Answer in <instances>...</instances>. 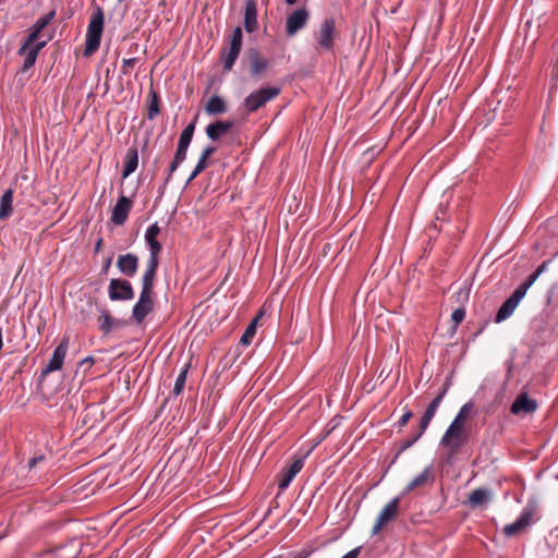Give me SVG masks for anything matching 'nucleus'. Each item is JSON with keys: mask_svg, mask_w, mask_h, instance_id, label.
<instances>
[{"mask_svg": "<svg viewBox=\"0 0 558 558\" xmlns=\"http://www.w3.org/2000/svg\"><path fill=\"white\" fill-rule=\"evenodd\" d=\"M207 167V161L204 159H198L195 168L193 169L192 173L190 174L186 184H190L201 172H203Z\"/></svg>", "mask_w": 558, "mask_h": 558, "instance_id": "4c0bfd02", "label": "nucleus"}, {"mask_svg": "<svg viewBox=\"0 0 558 558\" xmlns=\"http://www.w3.org/2000/svg\"><path fill=\"white\" fill-rule=\"evenodd\" d=\"M291 482L292 480L288 475H286V473L281 472V476L278 482V488L280 490H284L289 487Z\"/></svg>", "mask_w": 558, "mask_h": 558, "instance_id": "79ce46f5", "label": "nucleus"}, {"mask_svg": "<svg viewBox=\"0 0 558 558\" xmlns=\"http://www.w3.org/2000/svg\"><path fill=\"white\" fill-rule=\"evenodd\" d=\"M523 298L524 295L522 294V292L515 289L513 293L499 307L495 317V322L501 323L509 318L513 314L514 310L517 308V306L519 305Z\"/></svg>", "mask_w": 558, "mask_h": 558, "instance_id": "f8f14e48", "label": "nucleus"}, {"mask_svg": "<svg viewBox=\"0 0 558 558\" xmlns=\"http://www.w3.org/2000/svg\"><path fill=\"white\" fill-rule=\"evenodd\" d=\"M117 267L122 275L133 277L138 268V258L132 253L119 255L117 259Z\"/></svg>", "mask_w": 558, "mask_h": 558, "instance_id": "a211bd4d", "label": "nucleus"}, {"mask_svg": "<svg viewBox=\"0 0 558 558\" xmlns=\"http://www.w3.org/2000/svg\"><path fill=\"white\" fill-rule=\"evenodd\" d=\"M310 19V12L306 8H300L287 16L286 33L293 37L298 32L305 27Z\"/></svg>", "mask_w": 558, "mask_h": 558, "instance_id": "1a4fd4ad", "label": "nucleus"}, {"mask_svg": "<svg viewBox=\"0 0 558 558\" xmlns=\"http://www.w3.org/2000/svg\"><path fill=\"white\" fill-rule=\"evenodd\" d=\"M532 515V510L524 509L520 517L513 523L508 524L504 527L505 535L508 537H512L522 532L526 526L531 524Z\"/></svg>", "mask_w": 558, "mask_h": 558, "instance_id": "f3484780", "label": "nucleus"}, {"mask_svg": "<svg viewBox=\"0 0 558 558\" xmlns=\"http://www.w3.org/2000/svg\"><path fill=\"white\" fill-rule=\"evenodd\" d=\"M537 409V402L531 399L527 393L518 395L511 404L510 412L514 415H527L534 413Z\"/></svg>", "mask_w": 558, "mask_h": 558, "instance_id": "ddd939ff", "label": "nucleus"}, {"mask_svg": "<svg viewBox=\"0 0 558 558\" xmlns=\"http://www.w3.org/2000/svg\"><path fill=\"white\" fill-rule=\"evenodd\" d=\"M282 472L286 473V475H288L291 480L295 477V474L291 473V471H289L287 468L283 469Z\"/></svg>", "mask_w": 558, "mask_h": 558, "instance_id": "864d4df0", "label": "nucleus"}, {"mask_svg": "<svg viewBox=\"0 0 558 558\" xmlns=\"http://www.w3.org/2000/svg\"><path fill=\"white\" fill-rule=\"evenodd\" d=\"M286 2H287L288 4H290V5H292V4H295V3H296V0H286Z\"/></svg>", "mask_w": 558, "mask_h": 558, "instance_id": "4d7b16f0", "label": "nucleus"}, {"mask_svg": "<svg viewBox=\"0 0 558 558\" xmlns=\"http://www.w3.org/2000/svg\"><path fill=\"white\" fill-rule=\"evenodd\" d=\"M44 460V457L43 456H39V457H36V458H33L29 460L28 462V465L29 468H34L39 461H43Z\"/></svg>", "mask_w": 558, "mask_h": 558, "instance_id": "8fccbe9b", "label": "nucleus"}, {"mask_svg": "<svg viewBox=\"0 0 558 558\" xmlns=\"http://www.w3.org/2000/svg\"><path fill=\"white\" fill-rule=\"evenodd\" d=\"M160 252L161 251H149L147 266L142 278V286L154 287V280L159 265Z\"/></svg>", "mask_w": 558, "mask_h": 558, "instance_id": "6ab92c4d", "label": "nucleus"}, {"mask_svg": "<svg viewBox=\"0 0 558 558\" xmlns=\"http://www.w3.org/2000/svg\"><path fill=\"white\" fill-rule=\"evenodd\" d=\"M131 209L132 201L126 196L121 195L112 209L110 218L112 223H114L116 226H122L126 221Z\"/></svg>", "mask_w": 558, "mask_h": 558, "instance_id": "2eb2a0df", "label": "nucleus"}, {"mask_svg": "<svg viewBox=\"0 0 558 558\" xmlns=\"http://www.w3.org/2000/svg\"><path fill=\"white\" fill-rule=\"evenodd\" d=\"M430 481H433V470L432 466H426L405 486L404 494H408L415 488L426 486Z\"/></svg>", "mask_w": 558, "mask_h": 558, "instance_id": "b1692460", "label": "nucleus"}, {"mask_svg": "<svg viewBox=\"0 0 558 558\" xmlns=\"http://www.w3.org/2000/svg\"><path fill=\"white\" fill-rule=\"evenodd\" d=\"M54 15L56 12L52 10L47 14L43 15L41 17H39L32 26L31 33L28 34L25 40L28 41V44H37L36 41L41 31L53 20Z\"/></svg>", "mask_w": 558, "mask_h": 558, "instance_id": "4be33fe9", "label": "nucleus"}, {"mask_svg": "<svg viewBox=\"0 0 558 558\" xmlns=\"http://www.w3.org/2000/svg\"><path fill=\"white\" fill-rule=\"evenodd\" d=\"M205 111L210 116H217L227 111V105L222 97L218 95L211 96L206 106Z\"/></svg>", "mask_w": 558, "mask_h": 558, "instance_id": "393cba45", "label": "nucleus"}, {"mask_svg": "<svg viewBox=\"0 0 558 558\" xmlns=\"http://www.w3.org/2000/svg\"><path fill=\"white\" fill-rule=\"evenodd\" d=\"M538 277H539V276H538L535 271H534V272H532V274L527 277L526 281H525V282H523V283H521V284L517 288V290H518V291H521V292H522V294H523V295H525V294H526V291L529 290V288H530V287H531V286H532V284L537 280V278H538Z\"/></svg>", "mask_w": 558, "mask_h": 558, "instance_id": "58836bf2", "label": "nucleus"}, {"mask_svg": "<svg viewBox=\"0 0 558 558\" xmlns=\"http://www.w3.org/2000/svg\"><path fill=\"white\" fill-rule=\"evenodd\" d=\"M250 62V73L252 77L262 76L269 68V60L260 54L256 48H252L247 52Z\"/></svg>", "mask_w": 558, "mask_h": 558, "instance_id": "9b49d317", "label": "nucleus"}, {"mask_svg": "<svg viewBox=\"0 0 558 558\" xmlns=\"http://www.w3.org/2000/svg\"><path fill=\"white\" fill-rule=\"evenodd\" d=\"M448 388H449V383H446L444 385L442 389L440 390V392L435 397V398H439L440 403H441L444 397L446 396Z\"/></svg>", "mask_w": 558, "mask_h": 558, "instance_id": "09e8293b", "label": "nucleus"}, {"mask_svg": "<svg viewBox=\"0 0 558 558\" xmlns=\"http://www.w3.org/2000/svg\"><path fill=\"white\" fill-rule=\"evenodd\" d=\"M216 151V147L214 146H206L202 154H201V159H204L207 161V159Z\"/></svg>", "mask_w": 558, "mask_h": 558, "instance_id": "a18cd8bd", "label": "nucleus"}, {"mask_svg": "<svg viewBox=\"0 0 558 558\" xmlns=\"http://www.w3.org/2000/svg\"><path fill=\"white\" fill-rule=\"evenodd\" d=\"M474 409V403L469 401L466 403H464L458 414L454 416V421H458V422H462V423H466V418L469 417V415L471 414V412L473 411Z\"/></svg>", "mask_w": 558, "mask_h": 558, "instance_id": "c9c22d12", "label": "nucleus"}, {"mask_svg": "<svg viewBox=\"0 0 558 558\" xmlns=\"http://www.w3.org/2000/svg\"><path fill=\"white\" fill-rule=\"evenodd\" d=\"M360 551H361V547L353 548L352 550L347 553L341 558H357V556L360 555Z\"/></svg>", "mask_w": 558, "mask_h": 558, "instance_id": "de8ad7c7", "label": "nucleus"}, {"mask_svg": "<svg viewBox=\"0 0 558 558\" xmlns=\"http://www.w3.org/2000/svg\"><path fill=\"white\" fill-rule=\"evenodd\" d=\"M56 555L58 558H77L78 546L76 542H71L65 546H61L57 549Z\"/></svg>", "mask_w": 558, "mask_h": 558, "instance_id": "7c9ffc66", "label": "nucleus"}, {"mask_svg": "<svg viewBox=\"0 0 558 558\" xmlns=\"http://www.w3.org/2000/svg\"><path fill=\"white\" fill-rule=\"evenodd\" d=\"M94 362H95V361H94V357H92V356H87V357L83 359V360L80 362V365H81V366H83V365H85V364L92 365V364H94Z\"/></svg>", "mask_w": 558, "mask_h": 558, "instance_id": "3c124183", "label": "nucleus"}, {"mask_svg": "<svg viewBox=\"0 0 558 558\" xmlns=\"http://www.w3.org/2000/svg\"><path fill=\"white\" fill-rule=\"evenodd\" d=\"M104 11L100 7H97L87 26L84 57H89L98 50L104 31Z\"/></svg>", "mask_w": 558, "mask_h": 558, "instance_id": "f03ea898", "label": "nucleus"}, {"mask_svg": "<svg viewBox=\"0 0 558 558\" xmlns=\"http://www.w3.org/2000/svg\"><path fill=\"white\" fill-rule=\"evenodd\" d=\"M112 257H108L104 264L102 270L107 271L109 267L111 266Z\"/></svg>", "mask_w": 558, "mask_h": 558, "instance_id": "603ef678", "label": "nucleus"}, {"mask_svg": "<svg viewBox=\"0 0 558 558\" xmlns=\"http://www.w3.org/2000/svg\"><path fill=\"white\" fill-rule=\"evenodd\" d=\"M412 416H413V412L411 410L407 409L404 411L403 415L398 421V426L399 427L405 426L409 423V421L411 420Z\"/></svg>", "mask_w": 558, "mask_h": 558, "instance_id": "c03bdc74", "label": "nucleus"}, {"mask_svg": "<svg viewBox=\"0 0 558 558\" xmlns=\"http://www.w3.org/2000/svg\"><path fill=\"white\" fill-rule=\"evenodd\" d=\"M68 349H69V338L65 337L61 340V342L54 349L49 363L47 364L46 368L43 369V373H41L43 376H46L49 373L61 369L63 362H64V357L68 352Z\"/></svg>", "mask_w": 558, "mask_h": 558, "instance_id": "9d476101", "label": "nucleus"}, {"mask_svg": "<svg viewBox=\"0 0 558 558\" xmlns=\"http://www.w3.org/2000/svg\"><path fill=\"white\" fill-rule=\"evenodd\" d=\"M101 243H102V239H98V241L96 242V245H95V252H98L100 250V246H101Z\"/></svg>", "mask_w": 558, "mask_h": 558, "instance_id": "5fc2aeb1", "label": "nucleus"}, {"mask_svg": "<svg viewBox=\"0 0 558 558\" xmlns=\"http://www.w3.org/2000/svg\"><path fill=\"white\" fill-rule=\"evenodd\" d=\"M465 317V311L463 308H457L452 312L451 319L456 324H460Z\"/></svg>", "mask_w": 558, "mask_h": 558, "instance_id": "37998d69", "label": "nucleus"}, {"mask_svg": "<svg viewBox=\"0 0 558 558\" xmlns=\"http://www.w3.org/2000/svg\"><path fill=\"white\" fill-rule=\"evenodd\" d=\"M138 166V153L135 147H131L128 149L126 156H125V163L122 171V177L128 178L131 175Z\"/></svg>", "mask_w": 558, "mask_h": 558, "instance_id": "a878e982", "label": "nucleus"}, {"mask_svg": "<svg viewBox=\"0 0 558 558\" xmlns=\"http://www.w3.org/2000/svg\"><path fill=\"white\" fill-rule=\"evenodd\" d=\"M550 260H544L535 270V272L541 276L543 272H545L548 269Z\"/></svg>", "mask_w": 558, "mask_h": 558, "instance_id": "49530a36", "label": "nucleus"}, {"mask_svg": "<svg viewBox=\"0 0 558 558\" xmlns=\"http://www.w3.org/2000/svg\"><path fill=\"white\" fill-rule=\"evenodd\" d=\"M242 28L238 26L232 32L229 48L223 50L221 54L225 71H230L233 68L242 49Z\"/></svg>", "mask_w": 558, "mask_h": 558, "instance_id": "20e7f679", "label": "nucleus"}, {"mask_svg": "<svg viewBox=\"0 0 558 558\" xmlns=\"http://www.w3.org/2000/svg\"><path fill=\"white\" fill-rule=\"evenodd\" d=\"M400 501L401 497H395L381 509L373 526L372 535L379 533L384 525L397 518Z\"/></svg>", "mask_w": 558, "mask_h": 558, "instance_id": "0eeeda50", "label": "nucleus"}, {"mask_svg": "<svg viewBox=\"0 0 558 558\" xmlns=\"http://www.w3.org/2000/svg\"><path fill=\"white\" fill-rule=\"evenodd\" d=\"M440 402L439 398H434L428 407L426 408L423 416L420 420L418 427L423 430H426L429 423L432 422L433 417L435 416V413L437 412V409L439 408Z\"/></svg>", "mask_w": 558, "mask_h": 558, "instance_id": "cd10ccee", "label": "nucleus"}, {"mask_svg": "<svg viewBox=\"0 0 558 558\" xmlns=\"http://www.w3.org/2000/svg\"><path fill=\"white\" fill-rule=\"evenodd\" d=\"M195 131V121L187 124L182 131L178 146L189 148Z\"/></svg>", "mask_w": 558, "mask_h": 558, "instance_id": "2f4dec72", "label": "nucleus"}, {"mask_svg": "<svg viewBox=\"0 0 558 558\" xmlns=\"http://www.w3.org/2000/svg\"><path fill=\"white\" fill-rule=\"evenodd\" d=\"M160 228L157 222L153 223L145 233V241L149 246V251H161V244L157 241Z\"/></svg>", "mask_w": 558, "mask_h": 558, "instance_id": "c756f323", "label": "nucleus"}, {"mask_svg": "<svg viewBox=\"0 0 558 558\" xmlns=\"http://www.w3.org/2000/svg\"><path fill=\"white\" fill-rule=\"evenodd\" d=\"M187 371H189V367L184 366L181 369L180 374L178 375L175 383H174L173 390H172L173 396L177 397L182 392V390L185 386V383H186Z\"/></svg>", "mask_w": 558, "mask_h": 558, "instance_id": "f704fd0d", "label": "nucleus"}, {"mask_svg": "<svg viewBox=\"0 0 558 558\" xmlns=\"http://www.w3.org/2000/svg\"><path fill=\"white\" fill-rule=\"evenodd\" d=\"M280 92V88L276 86L259 88L244 98L243 107L247 113H253L264 107L268 101L275 99Z\"/></svg>", "mask_w": 558, "mask_h": 558, "instance_id": "7ed1b4c3", "label": "nucleus"}, {"mask_svg": "<svg viewBox=\"0 0 558 558\" xmlns=\"http://www.w3.org/2000/svg\"><path fill=\"white\" fill-rule=\"evenodd\" d=\"M13 190L9 189L7 190L0 199V219L5 220L8 219L12 213H13Z\"/></svg>", "mask_w": 558, "mask_h": 558, "instance_id": "bb28decb", "label": "nucleus"}, {"mask_svg": "<svg viewBox=\"0 0 558 558\" xmlns=\"http://www.w3.org/2000/svg\"><path fill=\"white\" fill-rule=\"evenodd\" d=\"M187 149L185 147L178 146L173 160L170 162L168 168V174L166 178V183L171 179L172 174L177 171L180 165L186 159Z\"/></svg>", "mask_w": 558, "mask_h": 558, "instance_id": "c85d7f7f", "label": "nucleus"}, {"mask_svg": "<svg viewBox=\"0 0 558 558\" xmlns=\"http://www.w3.org/2000/svg\"><path fill=\"white\" fill-rule=\"evenodd\" d=\"M137 62H138L137 58L123 59L122 66H121L122 73L123 74H129L130 73V69L133 68Z\"/></svg>", "mask_w": 558, "mask_h": 558, "instance_id": "ea45409f", "label": "nucleus"}, {"mask_svg": "<svg viewBox=\"0 0 558 558\" xmlns=\"http://www.w3.org/2000/svg\"><path fill=\"white\" fill-rule=\"evenodd\" d=\"M304 457H300L298 459H295L292 464L287 468L289 471H291V473H294L295 475L302 470L303 465H304Z\"/></svg>", "mask_w": 558, "mask_h": 558, "instance_id": "a19ab883", "label": "nucleus"}, {"mask_svg": "<svg viewBox=\"0 0 558 558\" xmlns=\"http://www.w3.org/2000/svg\"><path fill=\"white\" fill-rule=\"evenodd\" d=\"M424 433H425V430H423L418 427V432L415 435H413L411 438L404 440L401 444L399 452L404 451V450L409 449L410 447H412L423 436Z\"/></svg>", "mask_w": 558, "mask_h": 558, "instance_id": "e433bc0d", "label": "nucleus"}, {"mask_svg": "<svg viewBox=\"0 0 558 558\" xmlns=\"http://www.w3.org/2000/svg\"><path fill=\"white\" fill-rule=\"evenodd\" d=\"M470 439V428L466 423L452 420L442 435L439 445L449 451V457L456 456Z\"/></svg>", "mask_w": 558, "mask_h": 558, "instance_id": "f257e3e1", "label": "nucleus"}, {"mask_svg": "<svg viewBox=\"0 0 558 558\" xmlns=\"http://www.w3.org/2000/svg\"><path fill=\"white\" fill-rule=\"evenodd\" d=\"M148 96H149V106H148L147 118L149 120H153L156 116L159 114V96L153 88L149 90Z\"/></svg>", "mask_w": 558, "mask_h": 558, "instance_id": "473e14b6", "label": "nucleus"}, {"mask_svg": "<svg viewBox=\"0 0 558 558\" xmlns=\"http://www.w3.org/2000/svg\"><path fill=\"white\" fill-rule=\"evenodd\" d=\"M335 31L336 26L333 19L326 17L322 22L319 29L314 35L319 49L328 52L333 50Z\"/></svg>", "mask_w": 558, "mask_h": 558, "instance_id": "39448f33", "label": "nucleus"}, {"mask_svg": "<svg viewBox=\"0 0 558 558\" xmlns=\"http://www.w3.org/2000/svg\"><path fill=\"white\" fill-rule=\"evenodd\" d=\"M47 41H39L37 44H28V41H24L21 48L19 49V54L24 56L23 71L32 68L37 59L38 52L46 46Z\"/></svg>", "mask_w": 558, "mask_h": 558, "instance_id": "4468645a", "label": "nucleus"}, {"mask_svg": "<svg viewBox=\"0 0 558 558\" xmlns=\"http://www.w3.org/2000/svg\"><path fill=\"white\" fill-rule=\"evenodd\" d=\"M493 499V492L489 488H476L468 497L466 505L471 508L485 506Z\"/></svg>", "mask_w": 558, "mask_h": 558, "instance_id": "412c9836", "label": "nucleus"}, {"mask_svg": "<svg viewBox=\"0 0 558 558\" xmlns=\"http://www.w3.org/2000/svg\"><path fill=\"white\" fill-rule=\"evenodd\" d=\"M153 288L154 287L142 286L140 299L132 310V318L137 324H141L154 308V302L151 299Z\"/></svg>", "mask_w": 558, "mask_h": 558, "instance_id": "423d86ee", "label": "nucleus"}, {"mask_svg": "<svg viewBox=\"0 0 558 558\" xmlns=\"http://www.w3.org/2000/svg\"><path fill=\"white\" fill-rule=\"evenodd\" d=\"M244 28L247 33H253L258 28L256 0H246L245 1Z\"/></svg>", "mask_w": 558, "mask_h": 558, "instance_id": "aec40b11", "label": "nucleus"}, {"mask_svg": "<svg viewBox=\"0 0 558 558\" xmlns=\"http://www.w3.org/2000/svg\"><path fill=\"white\" fill-rule=\"evenodd\" d=\"M233 121H217L215 123H210L206 126V135L211 141H218L225 134H227L231 128L233 126Z\"/></svg>", "mask_w": 558, "mask_h": 558, "instance_id": "5701e85b", "label": "nucleus"}, {"mask_svg": "<svg viewBox=\"0 0 558 558\" xmlns=\"http://www.w3.org/2000/svg\"><path fill=\"white\" fill-rule=\"evenodd\" d=\"M108 294L112 301H129L134 298V290L128 280L111 279L109 282Z\"/></svg>", "mask_w": 558, "mask_h": 558, "instance_id": "6e6552de", "label": "nucleus"}, {"mask_svg": "<svg viewBox=\"0 0 558 558\" xmlns=\"http://www.w3.org/2000/svg\"><path fill=\"white\" fill-rule=\"evenodd\" d=\"M307 554L306 553H299L298 555H295L293 558H307Z\"/></svg>", "mask_w": 558, "mask_h": 558, "instance_id": "6e6d98bb", "label": "nucleus"}, {"mask_svg": "<svg viewBox=\"0 0 558 558\" xmlns=\"http://www.w3.org/2000/svg\"><path fill=\"white\" fill-rule=\"evenodd\" d=\"M100 315L98 317V327L99 330L105 335H109L113 329L124 327L126 325L125 322L121 319H117L111 316L108 310L100 308Z\"/></svg>", "mask_w": 558, "mask_h": 558, "instance_id": "dca6fc26", "label": "nucleus"}, {"mask_svg": "<svg viewBox=\"0 0 558 558\" xmlns=\"http://www.w3.org/2000/svg\"><path fill=\"white\" fill-rule=\"evenodd\" d=\"M262 314H259L255 319L251 322V324L246 327L244 333L242 335L240 342L244 345H247L252 342V339L254 338L256 333V325L257 320Z\"/></svg>", "mask_w": 558, "mask_h": 558, "instance_id": "72a5a7b5", "label": "nucleus"}]
</instances>
